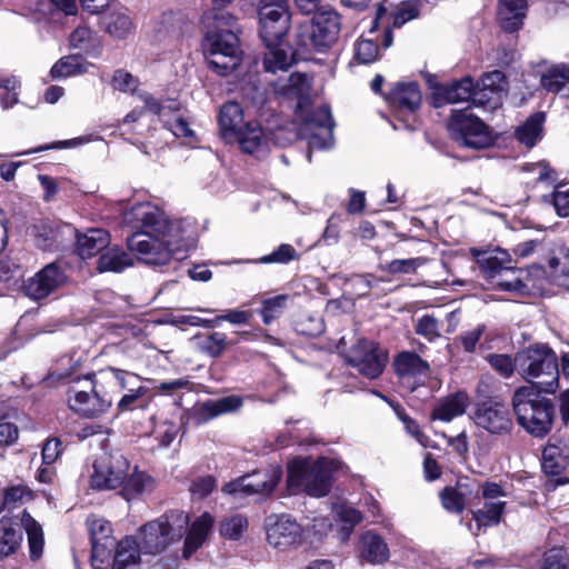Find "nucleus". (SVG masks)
<instances>
[{
  "mask_svg": "<svg viewBox=\"0 0 569 569\" xmlns=\"http://www.w3.org/2000/svg\"><path fill=\"white\" fill-rule=\"evenodd\" d=\"M506 87L505 74L495 70L486 73L478 83V89L473 93V104L497 108L502 103V92Z\"/></svg>",
  "mask_w": 569,
  "mask_h": 569,
  "instance_id": "4be33fe9",
  "label": "nucleus"
},
{
  "mask_svg": "<svg viewBox=\"0 0 569 569\" xmlns=\"http://www.w3.org/2000/svg\"><path fill=\"white\" fill-rule=\"evenodd\" d=\"M128 248L138 260L147 264H166L172 256L186 252L193 246V238L184 222L176 220L163 232L139 231L128 239Z\"/></svg>",
  "mask_w": 569,
  "mask_h": 569,
  "instance_id": "f03ea898",
  "label": "nucleus"
},
{
  "mask_svg": "<svg viewBox=\"0 0 569 569\" xmlns=\"http://www.w3.org/2000/svg\"><path fill=\"white\" fill-rule=\"evenodd\" d=\"M376 23L375 21V26L369 30V36L375 37H361L356 44V58L365 64L372 63L380 57L376 36Z\"/></svg>",
  "mask_w": 569,
  "mask_h": 569,
  "instance_id": "49530a36",
  "label": "nucleus"
},
{
  "mask_svg": "<svg viewBox=\"0 0 569 569\" xmlns=\"http://www.w3.org/2000/svg\"><path fill=\"white\" fill-rule=\"evenodd\" d=\"M227 346V336L222 332L210 333L202 343V350L211 357L220 356Z\"/></svg>",
  "mask_w": 569,
  "mask_h": 569,
  "instance_id": "e2e57ef3",
  "label": "nucleus"
},
{
  "mask_svg": "<svg viewBox=\"0 0 569 569\" xmlns=\"http://www.w3.org/2000/svg\"><path fill=\"white\" fill-rule=\"evenodd\" d=\"M541 86L550 92L569 99V66L556 64L549 68L540 79Z\"/></svg>",
  "mask_w": 569,
  "mask_h": 569,
  "instance_id": "2f4dec72",
  "label": "nucleus"
},
{
  "mask_svg": "<svg viewBox=\"0 0 569 569\" xmlns=\"http://www.w3.org/2000/svg\"><path fill=\"white\" fill-rule=\"evenodd\" d=\"M393 369L400 383L410 392L422 386L430 375V366L413 351H401L393 359Z\"/></svg>",
  "mask_w": 569,
  "mask_h": 569,
  "instance_id": "f3484780",
  "label": "nucleus"
},
{
  "mask_svg": "<svg viewBox=\"0 0 569 569\" xmlns=\"http://www.w3.org/2000/svg\"><path fill=\"white\" fill-rule=\"evenodd\" d=\"M122 497L130 501L140 496L150 493L154 489V480L149 475L134 470L132 473L128 472V476L121 483Z\"/></svg>",
  "mask_w": 569,
  "mask_h": 569,
  "instance_id": "f704fd0d",
  "label": "nucleus"
},
{
  "mask_svg": "<svg viewBox=\"0 0 569 569\" xmlns=\"http://www.w3.org/2000/svg\"><path fill=\"white\" fill-rule=\"evenodd\" d=\"M361 557L375 565L382 563L389 558V548L379 535L368 531L361 538Z\"/></svg>",
  "mask_w": 569,
  "mask_h": 569,
  "instance_id": "473e14b6",
  "label": "nucleus"
},
{
  "mask_svg": "<svg viewBox=\"0 0 569 569\" xmlns=\"http://www.w3.org/2000/svg\"><path fill=\"white\" fill-rule=\"evenodd\" d=\"M69 407L83 417H97L104 413L112 403V396L108 390L102 389L97 380L92 393L76 391L68 398Z\"/></svg>",
  "mask_w": 569,
  "mask_h": 569,
  "instance_id": "6ab92c4d",
  "label": "nucleus"
},
{
  "mask_svg": "<svg viewBox=\"0 0 569 569\" xmlns=\"http://www.w3.org/2000/svg\"><path fill=\"white\" fill-rule=\"evenodd\" d=\"M339 30V14L332 9H321L310 21L299 24L296 33L297 50L301 53L323 52L335 43Z\"/></svg>",
  "mask_w": 569,
  "mask_h": 569,
  "instance_id": "0eeeda50",
  "label": "nucleus"
},
{
  "mask_svg": "<svg viewBox=\"0 0 569 569\" xmlns=\"http://www.w3.org/2000/svg\"><path fill=\"white\" fill-rule=\"evenodd\" d=\"M282 477V469L278 465H271L263 472H253L236 479L223 487V491L230 495H259L269 496Z\"/></svg>",
  "mask_w": 569,
  "mask_h": 569,
  "instance_id": "2eb2a0df",
  "label": "nucleus"
},
{
  "mask_svg": "<svg viewBox=\"0 0 569 569\" xmlns=\"http://www.w3.org/2000/svg\"><path fill=\"white\" fill-rule=\"evenodd\" d=\"M338 463L328 458L316 461L296 458L288 465L287 488L291 495L306 492L323 497L329 492L333 471Z\"/></svg>",
  "mask_w": 569,
  "mask_h": 569,
  "instance_id": "39448f33",
  "label": "nucleus"
},
{
  "mask_svg": "<svg viewBox=\"0 0 569 569\" xmlns=\"http://www.w3.org/2000/svg\"><path fill=\"white\" fill-rule=\"evenodd\" d=\"M416 332L425 337L429 342H433L440 337V327L438 320L429 315L418 319Z\"/></svg>",
  "mask_w": 569,
  "mask_h": 569,
  "instance_id": "4d7b16f0",
  "label": "nucleus"
},
{
  "mask_svg": "<svg viewBox=\"0 0 569 569\" xmlns=\"http://www.w3.org/2000/svg\"><path fill=\"white\" fill-rule=\"evenodd\" d=\"M450 137L460 146L471 149L488 148L493 137L488 126L467 110L455 111L448 122Z\"/></svg>",
  "mask_w": 569,
  "mask_h": 569,
  "instance_id": "1a4fd4ad",
  "label": "nucleus"
},
{
  "mask_svg": "<svg viewBox=\"0 0 569 569\" xmlns=\"http://www.w3.org/2000/svg\"><path fill=\"white\" fill-rule=\"evenodd\" d=\"M526 0H500L498 18L503 30L517 31L523 23L526 17Z\"/></svg>",
  "mask_w": 569,
  "mask_h": 569,
  "instance_id": "c85d7f7f",
  "label": "nucleus"
},
{
  "mask_svg": "<svg viewBox=\"0 0 569 569\" xmlns=\"http://www.w3.org/2000/svg\"><path fill=\"white\" fill-rule=\"evenodd\" d=\"M258 17L260 36L266 44L283 40L291 19L288 0H260Z\"/></svg>",
  "mask_w": 569,
  "mask_h": 569,
  "instance_id": "9d476101",
  "label": "nucleus"
},
{
  "mask_svg": "<svg viewBox=\"0 0 569 569\" xmlns=\"http://www.w3.org/2000/svg\"><path fill=\"white\" fill-rule=\"evenodd\" d=\"M189 516L182 510H171L147 522L138 533L139 549L144 553H160L186 533Z\"/></svg>",
  "mask_w": 569,
  "mask_h": 569,
  "instance_id": "423d86ee",
  "label": "nucleus"
},
{
  "mask_svg": "<svg viewBox=\"0 0 569 569\" xmlns=\"http://www.w3.org/2000/svg\"><path fill=\"white\" fill-rule=\"evenodd\" d=\"M478 261L483 277L491 281L500 277L505 269L511 266L509 253L501 249L483 252Z\"/></svg>",
  "mask_w": 569,
  "mask_h": 569,
  "instance_id": "c9c22d12",
  "label": "nucleus"
},
{
  "mask_svg": "<svg viewBox=\"0 0 569 569\" xmlns=\"http://www.w3.org/2000/svg\"><path fill=\"white\" fill-rule=\"evenodd\" d=\"M442 506L450 512H461L465 507L463 496L452 488H446L440 493Z\"/></svg>",
  "mask_w": 569,
  "mask_h": 569,
  "instance_id": "0e129e2a",
  "label": "nucleus"
},
{
  "mask_svg": "<svg viewBox=\"0 0 569 569\" xmlns=\"http://www.w3.org/2000/svg\"><path fill=\"white\" fill-rule=\"evenodd\" d=\"M545 114L537 112L517 128L516 137L522 144L531 148L542 138Z\"/></svg>",
  "mask_w": 569,
  "mask_h": 569,
  "instance_id": "ea45409f",
  "label": "nucleus"
},
{
  "mask_svg": "<svg viewBox=\"0 0 569 569\" xmlns=\"http://www.w3.org/2000/svg\"><path fill=\"white\" fill-rule=\"evenodd\" d=\"M289 300L290 296L288 295H278L272 298L264 299L260 311L262 321L266 325H269L272 320L279 318L284 311Z\"/></svg>",
  "mask_w": 569,
  "mask_h": 569,
  "instance_id": "8fccbe9b",
  "label": "nucleus"
},
{
  "mask_svg": "<svg viewBox=\"0 0 569 569\" xmlns=\"http://www.w3.org/2000/svg\"><path fill=\"white\" fill-rule=\"evenodd\" d=\"M247 529L248 520L240 513L227 516L219 523L220 535L229 540H239Z\"/></svg>",
  "mask_w": 569,
  "mask_h": 569,
  "instance_id": "de8ad7c7",
  "label": "nucleus"
},
{
  "mask_svg": "<svg viewBox=\"0 0 569 569\" xmlns=\"http://www.w3.org/2000/svg\"><path fill=\"white\" fill-rule=\"evenodd\" d=\"M139 86V80L130 72L119 69L112 77V87L121 92L134 93Z\"/></svg>",
  "mask_w": 569,
  "mask_h": 569,
  "instance_id": "13d9d810",
  "label": "nucleus"
},
{
  "mask_svg": "<svg viewBox=\"0 0 569 569\" xmlns=\"http://www.w3.org/2000/svg\"><path fill=\"white\" fill-rule=\"evenodd\" d=\"M34 244L41 250L52 251L59 242L58 229L49 222H40L32 229Z\"/></svg>",
  "mask_w": 569,
  "mask_h": 569,
  "instance_id": "a18cd8bd",
  "label": "nucleus"
},
{
  "mask_svg": "<svg viewBox=\"0 0 569 569\" xmlns=\"http://www.w3.org/2000/svg\"><path fill=\"white\" fill-rule=\"evenodd\" d=\"M388 355L373 341L360 339L349 350L347 361L365 377L378 378L386 366Z\"/></svg>",
  "mask_w": 569,
  "mask_h": 569,
  "instance_id": "4468645a",
  "label": "nucleus"
},
{
  "mask_svg": "<svg viewBox=\"0 0 569 569\" xmlns=\"http://www.w3.org/2000/svg\"><path fill=\"white\" fill-rule=\"evenodd\" d=\"M22 530L28 536L31 558L38 559L42 555V528L28 512L23 511L20 518L12 519L3 516L0 520V559L17 551L23 539Z\"/></svg>",
  "mask_w": 569,
  "mask_h": 569,
  "instance_id": "6e6552de",
  "label": "nucleus"
},
{
  "mask_svg": "<svg viewBox=\"0 0 569 569\" xmlns=\"http://www.w3.org/2000/svg\"><path fill=\"white\" fill-rule=\"evenodd\" d=\"M309 90L310 79L300 72L290 74L287 84L281 88L283 94L299 99L296 121L299 120L301 123L295 131L280 127L273 133L276 144L284 147L301 138L308 141L310 149H328L332 146L333 120L329 107L320 106L307 116L303 114L302 102L307 99Z\"/></svg>",
  "mask_w": 569,
  "mask_h": 569,
  "instance_id": "f257e3e1",
  "label": "nucleus"
},
{
  "mask_svg": "<svg viewBox=\"0 0 569 569\" xmlns=\"http://www.w3.org/2000/svg\"><path fill=\"white\" fill-rule=\"evenodd\" d=\"M266 47L268 51L264 53L263 64L267 71L287 70L291 66L293 53L282 40L266 44Z\"/></svg>",
  "mask_w": 569,
  "mask_h": 569,
  "instance_id": "72a5a7b5",
  "label": "nucleus"
},
{
  "mask_svg": "<svg viewBox=\"0 0 569 569\" xmlns=\"http://www.w3.org/2000/svg\"><path fill=\"white\" fill-rule=\"evenodd\" d=\"M133 266V259L120 248H111L103 252L97 261V270L103 272H121Z\"/></svg>",
  "mask_w": 569,
  "mask_h": 569,
  "instance_id": "4c0bfd02",
  "label": "nucleus"
},
{
  "mask_svg": "<svg viewBox=\"0 0 569 569\" xmlns=\"http://www.w3.org/2000/svg\"><path fill=\"white\" fill-rule=\"evenodd\" d=\"M421 263L422 260L420 258L396 259L383 266L382 269L392 274L410 273L415 272Z\"/></svg>",
  "mask_w": 569,
  "mask_h": 569,
  "instance_id": "680f3d73",
  "label": "nucleus"
},
{
  "mask_svg": "<svg viewBox=\"0 0 569 569\" xmlns=\"http://www.w3.org/2000/svg\"><path fill=\"white\" fill-rule=\"evenodd\" d=\"M387 101L396 112H415L421 103V92L416 82L398 83L389 93Z\"/></svg>",
  "mask_w": 569,
  "mask_h": 569,
  "instance_id": "393cba45",
  "label": "nucleus"
},
{
  "mask_svg": "<svg viewBox=\"0 0 569 569\" xmlns=\"http://www.w3.org/2000/svg\"><path fill=\"white\" fill-rule=\"evenodd\" d=\"M69 281L67 270L59 262H50L22 283V292L32 301H42L63 289Z\"/></svg>",
  "mask_w": 569,
  "mask_h": 569,
  "instance_id": "9b49d317",
  "label": "nucleus"
},
{
  "mask_svg": "<svg viewBox=\"0 0 569 569\" xmlns=\"http://www.w3.org/2000/svg\"><path fill=\"white\" fill-rule=\"evenodd\" d=\"M475 84L470 77L453 81L448 86H438L432 93L433 106L439 108L446 103H458L473 100Z\"/></svg>",
  "mask_w": 569,
  "mask_h": 569,
  "instance_id": "5701e85b",
  "label": "nucleus"
},
{
  "mask_svg": "<svg viewBox=\"0 0 569 569\" xmlns=\"http://www.w3.org/2000/svg\"><path fill=\"white\" fill-rule=\"evenodd\" d=\"M214 518L209 512H203L191 521L183 545V557L189 558L200 549L210 536Z\"/></svg>",
  "mask_w": 569,
  "mask_h": 569,
  "instance_id": "b1692460",
  "label": "nucleus"
},
{
  "mask_svg": "<svg viewBox=\"0 0 569 569\" xmlns=\"http://www.w3.org/2000/svg\"><path fill=\"white\" fill-rule=\"evenodd\" d=\"M473 421L479 428L495 436L508 435L513 428L509 408L493 400L483 401L476 407Z\"/></svg>",
  "mask_w": 569,
  "mask_h": 569,
  "instance_id": "dca6fc26",
  "label": "nucleus"
},
{
  "mask_svg": "<svg viewBox=\"0 0 569 569\" xmlns=\"http://www.w3.org/2000/svg\"><path fill=\"white\" fill-rule=\"evenodd\" d=\"M568 459L569 448L565 443L549 441L542 452V469L547 475H560L567 467Z\"/></svg>",
  "mask_w": 569,
  "mask_h": 569,
  "instance_id": "7c9ffc66",
  "label": "nucleus"
},
{
  "mask_svg": "<svg viewBox=\"0 0 569 569\" xmlns=\"http://www.w3.org/2000/svg\"><path fill=\"white\" fill-rule=\"evenodd\" d=\"M336 517L342 523V528L339 535L340 540L346 541L352 529L361 521V513L349 506H338L336 507Z\"/></svg>",
  "mask_w": 569,
  "mask_h": 569,
  "instance_id": "09e8293b",
  "label": "nucleus"
},
{
  "mask_svg": "<svg viewBox=\"0 0 569 569\" xmlns=\"http://www.w3.org/2000/svg\"><path fill=\"white\" fill-rule=\"evenodd\" d=\"M264 530L268 543L278 550H288L300 543L305 528L287 513L266 518Z\"/></svg>",
  "mask_w": 569,
  "mask_h": 569,
  "instance_id": "ddd939ff",
  "label": "nucleus"
},
{
  "mask_svg": "<svg viewBox=\"0 0 569 569\" xmlns=\"http://www.w3.org/2000/svg\"><path fill=\"white\" fill-rule=\"evenodd\" d=\"M129 469V461L120 452L103 453L93 463L90 485L99 490L116 489L121 486Z\"/></svg>",
  "mask_w": 569,
  "mask_h": 569,
  "instance_id": "f8f14e48",
  "label": "nucleus"
},
{
  "mask_svg": "<svg viewBox=\"0 0 569 569\" xmlns=\"http://www.w3.org/2000/svg\"><path fill=\"white\" fill-rule=\"evenodd\" d=\"M90 63L79 56H67L59 59L51 68L52 78H68L87 73Z\"/></svg>",
  "mask_w": 569,
  "mask_h": 569,
  "instance_id": "79ce46f5",
  "label": "nucleus"
},
{
  "mask_svg": "<svg viewBox=\"0 0 569 569\" xmlns=\"http://www.w3.org/2000/svg\"><path fill=\"white\" fill-rule=\"evenodd\" d=\"M492 282L496 287L506 291H521L525 288L518 271L511 266L505 269L500 277L496 278Z\"/></svg>",
  "mask_w": 569,
  "mask_h": 569,
  "instance_id": "603ef678",
  "label": "nucleus"
},
{
  "mask_svg": "<svg viewBox=\"0 0 569 569\" xmlns=\"http://www.w3.org/2000/svg\"><path fill=\"white\" fill-rule=\"evenodd\" d=\"M550 202L559 217H569V184H559L550 194Z\"/></svg>",
  "mask_w": 569,
  "mask_h": 569,
  "instance_id": "5fc2aeb1",
  "label": "nucleus"
},
{
  "mask_svg": "<svg viewBox=\"0 0 569 569\" xmlns=\"http://www.w3.org/2000/svg\"><path fill=\"white\" fill-rule=\"evenodd\" d=\"M146 387L139 386L137 388H130L126 395L119 400L117 407L119 411L132 410L138 406V401L147 393Z\"/></svg>",
  "mask_w": 569,
  "mask_h": 569,
  "instance_id": "774afa93",
  "label": "nucleus"
},
{
  "mask_svg": "<svg viewBox=\"0 0 569 569\" xmlns=\"http://www.w3.org/2000/svg\"><path fill=\"white\" fill-rule=\"evenodd\" d=\"M242 400L236 396H229L216 400H208L194 408L193 416L198 423L207 422L220 415L238 410Z\"/></svg>",
  "mask_w": 569,
  "mask_h": 569,
  "instance_id": "a878e982",
  "label": "nucleus"
},
{
  "mask_svg": "<svg viewBox=\"0 0 569 569\" xmlns=\"http://www.w3.org/2000/svg\"><path fill=\"white\" fill-rule=\"evenodd\" d=\"M243 110L236 101L224 103L219 112V127L221 137L232 143V137L246 126Z\"/></svg>",
  "mask_w": 569,
  "mask_h": 569,
  "instance_id": "bb28decb",
  "label": "nucleus"
},
{
  "mask_svg": "<svg viewBox=\"0 0 569 569\" xmlns=\"http://www.w3.org/2000/svg\"><path fill=\"white\" fill-rule=\"evenodd\" d=\"M110 243L109 232L104 229H89L77 237V250L81 258H91Z\"/></svg>",
  "mask_w": 569,
  "mask_h": 569,
  "instance_id": "c756f323",
  "label": "nucleus"
},
{
  "mask_svg": "<svg viewBox=\"0 0 569 569\" xmlns=\"http://www.w3.org/2000/svg\"><path fill=\"white\" fill-rule=\"evenodd\" d=\"M31 497L32 492L26 486H12L4 491L1 511H11L13 508L18 506V503H22L26 500L31 499Z\"/></svg>",
  "mask_w": 569,
  "mask_h": 569,
  "instance_id": "3c124183",
  "label": "nucleus"
},
{
  "mask_svg": "<svg viewBox=\"0 0 569 569\" xmlns=\"http://www.w3.org/2000/svg\"><path fill=\"white\" fill-rule=\"evenodd\" d=\"M94 39V32L89 27H78L70 34V44L77 49L87 50Z\"/></svg>",
  "mask_w": 569,
  "mask_h": 569,
  "instance_id": "338daca9",
  "label": "nucleus"
},
{
  "mask_svg": "<svg viewBox=\"0 0 569 569\" xmlns=\"http://www.w3.org/2000/svg\"><path fill=\"white\" fill-rule=\"evenodd\" d=\"M518 373L537 390L553 393L559 386L556 352L546 343H535L516 353Z\"/></svg>",
  "mask_w": 569,
  "mask_h": 569,
  "instance_id": "7ed1b4c3",
  "label": "nucleus"
},
{
  "mask_svg": "<svg viewBox=\"0 0 569 569\" xmlns=\"http://www.w3.org/2000/svg\"><path fill=\"white\" fill-rule=\"evenodd\" d=\"M139 379V376L129 371L109 368L100 373L98 381L102 389L111 393L113 391L133 388V381Z\"/></svg>",
  "mask_w": 569,
  "mask_h": 569,
  "instance_id": "e433bc0d",
  "label": "nucleus"
},
{
  "mask_svg": "<svg viewBox=\"0 0 569 569\" xmlns=\"http://www.w3.org/2000/svg\"><path fill=\"white\" fill-rule=\"evenodd\" d=\"M523 173L522 181L527 186H537L538 183L551 184L556 181V173L545 161L525 163L521 166Z\"/></svg>",
  "mask_w": 569,
  "mask_h": 569,
  "instance_id": "a19ab883",
  "label": "nucleus"
},
{
  "mask_svg": "<svg viewBox=\"0 0 569 569\" xmlns=\"http://www.w3.org/2000/svg\"><path fill=\"white\" fill-rule=\"evenodd\" d=\"M533 386H521L512 396L518 423L531 436L543 437L552 427L553 405Z\"/></svg>",
  "mask_w": 569,
  "mask_h": 569,
  "instance_id": "20e7f679",
  "label": "nucleus"
},
{
  "mask_svg": "<svg viewBox=\"0 0 569 569\" xmlns=\"http://www.w3.org/2000/svg\"><path fill=\"white\" fill-rule=\"evenodd\" d=\"M163 126L172 132L177 138H194L193 130L189 127V123L179 114H174L171 120L162 119Z\"/></svg>",
  "mask_w": 569,
  "mask_h": 569,
  "instance_id": "052dcab7",
  "label": "nucleus"
},
{
  "mask_svg": "<svg viewBox=\"0 0 569 569\" xmlns=\"http://www.w3.org/2000/svg\"><path fill=\"white\" fill-rule=\"evenodd\" d=\"M123 222L132 228H144L146 231L163 232L173 224L167 214L149 201L134 202L123 211Z\"/></svg>",
  "mask_w": 569,
  "mask_h": 569,
  "instance_id": "a211bd4d",
  "label": "nucleus"
},
{
  "mask_svg": "<svg viewBox=\"0 0 569 569\" xmlns=\"http://www.w3.org/2000/svg\"><path fill=\"white\" fill-rule=\"evenodd\" d=\"M87 523L92 545V566L94 569H100L101 565L108 562L111 557L110 548L113 546L110 537L111 527L107 520L97 517H90Z\"/></svg>",
  "mask_w": 569,
  "mask_h": 569,
  "instance_id": "aec40b11",
  "label": "nucleus"
},
{
  "mask_svg": "<svg viewBox=\"0 0 569 569\" xmlns=\"http://www.w3.org/2000/svg\"><path fill=\"white\" fill-rule=\"evenodd\" d=\"M505 505L501 500H485L482 508L472 511L478 529L498 525L501 520Z\"/></svg>",
  "mask_w": 569,
  "mask_h": 569,
  "instance_id": "37998d69",
  "label": "nucleus"
},
{
  "mask_svg": "<svg viewBox=\"0 0 569 569\" xmlns=\"http://www.w3.org/2000/svg\"><path fill=\"white\" fill-rule=\"evenodd\" d=\"M421 0L402 2L393 17L392 26L401 28L406 22L419 16V2Z\"/></svg>",
  "mask_w": 569,
  "mask_h": 569,
  "instance_id": "bf43d9fd",
  "label": "nucleus"
},
{
  "mask_svg": "<svg viewBox=\"0 0 569 569\" xmlns=\"http://www.w3.org/2000/svg\"><path fill=\"white\" fill-rule=\"evenodd\" d=\"M101 27L116 39H124L133 30L131 18L123 11H111L103 16Z\"/></svg>",
  "mask_w": 569,
  "mask_h": 569,
  "instance_id": "58836bf2",
  "label": "nucleus"
},
{
  "mask_svg": "<svg viewBox=\"0 0 569 569\" xmlns=\"http://www.w3.org/2000/svg\"><path fill=\"white\" fill-rule=\"evenodd\" d=\"M549 267L562 284L569 282V249H560L558 254L549 260Z\"/></svg>",
  "mask_w": 569,
  "mask_h": 569,
  "instance_id": "6e6d98bb",
  "label": "nucleus"
},
{
  "mask_svg": "<svg viewBox=\"0 0 569 569\" xmlns=\"http://www.w3.org/2000/svg\"><path fill=\"white\" fill-rule=\"evenodd\" d=\"M469 406V397L466 392L459 391L441 399L432 410L431 418L449 422L456 417L462 416Z\"/></svg>",
  "mask_w": 569,
  "mask_h": 569,
  "instance_id": "cd10ccee",
  "label": "nucleus"
},
{
  "mask_svg": "<svg viewBox=\"0 0 569 569\" xmlns=\"http://www.w3.org/2000/svg\"><path fill=\"white\" fill-rule=\"evenodd\" d=\"M296 258V250L290 244L283 243L270 254L263 256L260 261L262 263H287Z\"/></svg>",
  "mask_w": 569,
  "mask_h": 569,
  "instance_id": "69168bd1",
  "label": "nucleus"
},
{
  "mask_svg": "<svg viewBox=\"0 0 569 569\" xmlns=\"http://www.w3.org/2000/svg\"><path fill=\"white\" fill-rule=\"evenodd\" d=\"M139 545L130 537L121 540L117 546L113 557V569H126L130 565H134L139 560Z\"/></svg>",
  "mask_w": 569,
  "mask_h": 569,
  "instance_id": "c03bdc74",
  "label": "nucleus"
},
{
  "mask_svg": "<svg viewBox=\"0 0 569 569\" xmlns=\"http://www.w3.org/2000/svg\"><path fill=\"white\" fill-rule=\"evenodd\" d=\"M487 360L491 368L505 378H509L517 370L516 357L511 358L508 355L493 353L489 355Z\"/></svg>",
  "mask_w": 569,
  "mask_h": 569,
  "instance_id": "864d4df0",
  "label": "nucleus"
},
{
  "mask_svg": "<svg viewBox=\"0 0 569 569\" xmlns=\"http://www.w3.org/2000/svg\"><path fill=\"white\" fill-rule=\"evenodd\" d=\"M237 142L242 152L261 157L269 151V138L256 120H249L234 137L232 143Z\"/></svg>",
  "mask_w": 569,
  "mask_h": 569,
  "instance_id": "412c9836",
  "label": "nucleus"
}]
</instances>
